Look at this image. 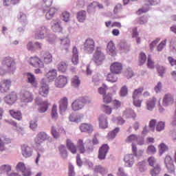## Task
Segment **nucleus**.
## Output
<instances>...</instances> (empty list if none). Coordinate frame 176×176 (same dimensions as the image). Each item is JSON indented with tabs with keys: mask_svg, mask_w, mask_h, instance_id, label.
<instances>
[{
	"mask_svg": "<svg viewBox=\"0 0 176 176\" xmlns=\"http://www.w3.org/2000/svg\"><path fill=\"white\" fill-rule=\"evenodd\" d=\"M42 59L38 56H32L29 58V63L34 68H45V64H50L53 61V55L49 52H43Z\"/></svg>",
	"mask_w": 176,
	"mask_h": 176,
	"instance_id": "1",
	"label": "nucleus"
},
{
	"mask_svg": "<svg viewBox=\"0 0 176 176\" xmlns=\"http://www.w3.org/2000/svg\"><path fill=\"white\" fill-rule=\"evenodd\" d=\"M2 65H5L7 67L8 72L10 74H14L16 71V62H14V59H13L10 56H7L4 58L1 62Z\"/></svg>",
	"mask_w": 176,
	"mask_h": 176,
	"instance_id": "2",
	"label": "nucleus"
},
{
	"mask_svg": "<svg viewBox=\"0 0 176 176\" xmlns=\"http://www.w3.org/2000/svg\"><path fill=\"white\" fill-rule=\"evenodd\" d=\"M93 60L96 65H101L105 61V54L101 50V48H96L93 55Z\"/></svg>",
	"mask_w": 176,
	"mask_h": 176,
	"instance_id": "3",
	"label": "nucleus"
},
{
	"mask_svg": "<svg viewBox=\"0 0 176 176\" xmlns=\"http://www.w3.org/2000/svg\"><path fill=\"white\" fill-rule=\"evenodd\" d=\"M83 49L84 52L88 54H93L96 49V41H94V39L91 38H87L83 43Z\"/></svg>",
	"mask_w": 176,
	"mask_h": 176,
	"instance_id": "4",
	"label": "nucleus"
},
{
	"mask_svg": "<svg viewBox=\"0 0 176 176\" xmlns=\"http://www.w3.org/2000/svg\"><path fill=\"white\" fill-rule=\"evenodd\" d=\"M52 138L46 132H39L34 138L36 145H42L45 141H50Z\"/></svg>",
	"mask_w": 176,
	"mask_h": 176,
	"instance_id": "5",
	"label": "nucleus"
},
{
	"mask_svg": "<svg viewBox=\"0 0 176 176\" xmlns=\"http://www.w3.org/2000/svg\"><path fill=\"white\" fill-rule=\"evenodd\" d=\"M49 30L46 26H40L37 28L34 32V38L35 39H45Z\"/></svg>",
	"mask_w": 176,
	"mask_h": 176,
	"instance_id": "6",
	"label": "nucleus"
},
{
	"mask_svg": "<svg viewBox=\"0 0 176 176\" xmlns=\"http://www.w3.org/2000/svg\"><path fill=\"white\" fill-rule=\"evenodd\" d=\"M21 101L25 104V105H27V104L34 101V96H32V94L31 92L23 89L21 93Z\"/></svg>",
	"mask_w": 176,
	"mask_h": 176,
	"instance_id": "7",
	"label": "nucleus"
},
{
	"mask_svg": "<svg viewBox=\"0 0 176 176\" xmlns=\"http://www.w3.org/2000/svg\"><path fill=\"white\" fill-rule=\"evenodd\" d=\"M12 86V80L3 79L0 82V93L3 94L5 93H9L10 87Z\"/></svg>",
	"mask_w": 176,
	"mask_h": 176,
	"instance_id": "8",
	"label": "nucleus"
},
{
	"mask_svg": "<svg viewBox=\"0 0 176 176\" xmlns=\"http://www.w3.org/2000/svg\"><path fill=\"white\" fill-rule=\"evenodd\" d=\"M25 76L26 78L27 83L30 85L32 87H34V89L38 87V80H36V77L34 74L28 72L25 74Z\"/></svg>",
	"mask_w": 176,
	"mask_h": 176,
	"instance_id": "9",
	"label": "nucleus"
},
{
	"mask_svg": "<svg viewBox=\"0 0 176 176\" xmlns=\"http://www.w3.org/2000/svg\"><path fill=\"white\" fill-rule=\"evenodd\" d=\"M68 83V78L65 76L60 75L55 80V86L58 89L65 87Z\"/></svg>",
	"mask_w": 176,
	"mask_h": 176,
	"instance_id": "10",
	"label": "nucleus"
},
{
	"mask_svg": "<svg viewBox=\"0 0 176 176\" xmlns=\"http://www.w3.org/2000/svg\"><path fill=\"white\" fill-rule=\"evenodd\" d=\"M164 163L168 173L170 174H174V173H175V166H174L171 156L166 155L165 157Z\"/></svg>",
	"mask_w": 176,
	"mask_h": 176,
	"instance_id": "11",
	"label": "nucleus"
},
{
	"mask_svg": "<svg viewBox=\"0 0 176 176\" xmlns=\"http://www.w3.org/2000/svg\"><path fill=\"white\" fill-rule=\"evenodd\" d=\"M38 93L43 97H47V94H49V85L46 83V79L45 78L41 80Z\"/></svg>",
	"mask_w": 176,
	"mask_h": 176,
	"instance_id": "12",
	"label": "nucleus"
},
{
	"mask_svg": "<svg viewBox=\"0 0 176 176\" xmlns=\"http://www.w3.org/2000/svg\"><path fill=\"white\" fill-rule=\"evenodd\" d=\"M58 10L54 7L50 8L47 7L46 8L43 9V13H45L46 20H52V19L54 17L56 13H57Z\"/></svg>",
	"mask_w": 176,
	"mask_h": 176,
	"instance_id": "13",
	"label": "nucleus"
},
{
	"mask_svg": "<svg viewBox=\"0 0 176 176\" xmlns=\"http://www.w3.org/2000/svg\"><path fill=\"white\" fill-rule=\"evenodd\" d=\"M109 152V146L108 144H103L100 148L98 157L99 160H105L107 155Z\"/></svg>",
	"mask_w": 176,
	"mask_h": 176,
	"instance_id": "14",
	"label": "nucleus"
},
{
	"mask_svg": "<svg viewBox=\"0 0 176 176\" xmlns=\"http://www.w3.org/2000/svg\"><path fill=\"white\" fill-rule=\"evenodd\" d=\"M51 28L54 32H63L61 21L58 19H53L51 21Z\"/></svg>",
	"mask_w": 176,
	"mask_h": 176,
	"instance_id": "15",
	"label": "nucleus"
},
{
	"mask_svg": "<svg viewBox=\"0 0 176 176\" xmlns=\"http://www.w3.org/2000/svg\"><path fill=\"white\" fill-rule=\"evenodd\" d=\"M100 129H108L109 122H108V116L105 114H100L98 118Z\"/></svg>",
	"mask_w": 176,
	"mask_h": 176,
	"instance_id": "16",
	"label": "nucleus"
},
{
	"mask_svg": "<svg viewBox=\"0 0 176 176\" xmlns=\"http://www.w3.org/2000/svg\"><path fill=\"white\" fill-rule=\"evenodd\" d=\"M146 6H144L142 9H140L138 12V14H141V13H146L149 10V5H157L159 3V0H145Z\"/></svg>",
	"mask_w": 176,
	"mask_h": 176,
	"instance_id": "17",
	"label": "nucleus"
},
{
	"mask_svg": "<svg viewBox=\"0 0 176 176\" xmlns=\"http://www.w3.org/2000/svg\"><path fill=\"white\" fill-rule=\"evenodd\" d=\"M17 101V95L12 92L4 97V102L8 105H13Z\"/></svg>",
	"mask_w": 176,
	"mask_h": 176,
	"instance_id": "18",
	"label": "nucleus"
},
{
	"mask_svg": "<svg viewBox=\"0 0 176 176\" xmlns=\"http://www.w3.org/2000/svg\"><path fill=\"white\" fill-rule=\"evenodd\" d=\"M21 152L23 157H31L34 150L32 147L28 146V144H23L21 146Z\"/></svg>",
	"mask_w": 176,
	"mask_h": 176,
	"instance_id": "19",
	"label": "nucleus"
},
{
	"mask_svg": "<svg viewBox=\"0 0 176 176\" xmlns=\"http://www.w3.org/2000/svg\"><path fill=\"white\" fill-rule=\"evenodd\" d=\"M97 8H98L99 9H103L104 6H102V4H100L97 1H94L91 3H89L87 6L88 13H89V14L96 13V9H97Z\"/></svg>",
	"mask_w": 176,
	"mask_h": 176,
	"instance_id": "20",
	"label": "nucleus"
},
{
	"mask_svg": "<svg viewBox=\"0 0 176 176\" xmlns=\"http://www.w3.org/2000/svg\"><path fill=\"white\" fill-rule=\"evenodd\" d=\"M106 51L107 54H109L112 57L116 56V46H115L113 41H111L107 43Z\"/></svg>",
	"mask_w": 176,
	"mask_h": 176,
	"instance_id": "21",
	"label": "nucleus"
},
{
	"mask_svg": "<svg viewBox=\"0 0 176 176\" xmlns=\"http://www.w3.org/2000/svg\"><path fill=\"white\" fill-rule=\"evenodd\" d=\"M122 68L123 66L122 65V63L115 62L111 65L110 71L111 72H113V74H120V72H122Z\"/></svg>",
	"mask_w": 176,
	"mask_h": 176,
	"instance_id": "22",
	"label": "nucleus"
},
{
	"mask_svg": "<svg viewBox=\"0 0 176 176\" xmlns=\"http://www.w3.org/2000/svg\"><path fill=\"white\" fill-rule=\"evenodd\" d=\"M174 104V97L170 94H167L164 96L162 104L164 107H169Z\"/></svg>",
	"mask_w": 176,
	"mask_h": 176,
	"instance_id": "23",
	"label": "nucleus"
},
{
	"mask_svg": "<svg viewBox=\"0 0 176 176\" xmlns=\"http://www.w3.org/2000/svg\"><path fill=\"white\" fill-rule=\"evenodd\" d=\"M79 129L81 133H93L94 129L93 125L91 124L88 123H82L80 125Z\"/></svg>",
	"mask_w": 176,
	"mask_h": 176,
	"instance_id": "24",
	"label": "nucleus"
},
{
	"mask_svg": "<svg viewBox=\"0 0 176 176\" xmlns=\"http://www.w3.org/2000/svg\"><path fill=\"white\" fill-rule=\"evenodd\" d=\"M68 108V98L63 97L59 100V109L61 113L65 112Z\"/></svg>",
	"mask_w": 176,
	"mask_h": 176,
	"instance_id": "25",
	"label": "nucleus"
},
{
	"mask_svg": "<svg viewBox=\"0 0 176 176\" xmlns=\"http://www.w3.org/2000/svg\"><path fill=\"white\" fill-rule=\"evenodd\" d=\"M71 41H69V38H65L60 39V49L61 50H65V52L67 53L69 50V46H70Z\"/></svg>",
	"mask_w": 176,
	"mask_h": 176,
	"instance_id": "26",
	"label": "nucleus"
},
{
	"mask_svg": "<svg viewBox=\"0 0 176 176\" xmlns=\"http://www.w3.org/2000/svg\"><path fill=\"white\" fill-rule=\"evenodd\" d=\"M124 162H125L126 167H133L134 164V155L128 154L125 155Z\"/></svg>",
	"mask_w": 176,
	"mask_h": 176,
	"instance_id": "27",
	"label": "nucleus"
},
{
	"mask_svg": "<svg viewBox=\"0 0 176 176\" xmlns=\"http://www.w3.org/2000/svg\"><path fill=\"white\" fill-rule=\"evenodd\" d=\"M155 105H156V98L155 97L149 98L146 102V108L148 111H153V109H155Z\"/></svg>",
	"mask_w": 176,
	"mask_h": 176,
	"instance_id": "28",
	"label": "nucleus"
},
{
	"mask_svg": "<svg viewBox=\"0 0 176 176\" xmlns=\"http://www.w3.org/2000/svg\"><path fill=\"white\" fill-rule=\"evenodd\" d=\"M83 108H85V106L83 104H82V102H80V100L79 99L74 100L72 103V109L74 111H81V109H83Z\"/></svg>",
	"mask_w": 176,
	"mask_h": 176,
	"instance_id": "29",
	"label": "nucleus"
},
{
	"mask_svg": "<svg viewBox=\"0 0 176 176\" xmlns=\"http://www.w3.org/2000/svg\"><path fill=\"white\" fill-rule=\"evenodd\" d=\"M132 146V155L137 157L138 159H140V157H142V155H144V150H138L137 148V145L135 144H131Z\"/></svg>",
	"mask_w": 176,
	"mask_h": 176,
	"instance_id": "30",
	"label": "nucleus"
},
{
	"mask_svg": "<svg viewBox=\"0 0 176 176\" xmlns=\"http://www.w3.org/2000/svg\"><path fill=\"white\" fill-rule=\"evenodd\" d=\"M45 76L49 82H53L57 78V69H52L49 70Z\"/></svg>",
	"mask_w": 176,
	"mask_h": 176,
	"instance_id": "31",
	"label": "nucleus"
},
{
	"mask_svg": "<svg viewBox=\"0 0 176 176\" xmlns=\"http://www.w3.org/2000/svg\"><path fill=\"white\" fill-rule=\"evenodd\" d=\"M10 115L16 120H21L23 119V114H21V111L19 110L12 109L9 111Z\"/></svg>",
	"mask_w": 176,
	"mask_h": 176,
	"instance_id": "32",
	"label": "nucleus"
},
{
	"mask_svg": "<svg viewBox=\"0 0 176 176\" xmlns=\"http://www.w3.org/2000/svg\"><path fill=\"white\" fill-rule=\"evenodd\" d=\"M36 104H38V105H41L38 109L40 113H45V112L47 111V108H49V103L47 101L38 102V100H36Z\"/></svg>",
	"mask_w": 176,
	"mask_h": 176,
	"instance_id": "33",
	"label": "nucleus"
},
{
	"mask_svg": "<svg viewBox=\"0 0 176 176\" xmlns=\"http://www.w3.org/2000/svg\"><path fill=\"white\" fill-rule=\"evenodd\" d=\"M123 116H125L126 119H129L130 118L135 119V118H137L135 112H134V110L131 109H126L125 111H124Z\"/></svg>",
	"mask_w": 176,
	"mask_h": 176,
	"instance_id": "34",
	"label": "nucleus"
},
{
	"mask_svg": "<svg viewBox=\"0 0 176 176\" xmlns=\"http://www.w3.org/2000/svg\"><path fill=\"white\" fill-rule=\"evenodd\" d=\"M119 50L120 53H127L130 50V45L124 41H121L119 44Z\"/></svg>",
	"mask_w": 176,
	"mask_h": 176,
	"instance_id": "35",
	"label": "nucleus"
},
{
	"mask_svg": "<svg viewBox=\"0 0 176 176\" xmlns=\"http://www.w3.org/2000/svg\"><path fill=\"white\" fill-rule=\"evenodd\" d=\"M66 145H67V149H69V151H70L73 154L76 153V151H77L76 146H75L74 142H72V140L67 139L66 142Z\"/></svg>",
	"mask_w": 176,
	"mask_h": 176,
	"instance_id": "36",
	"label": "nucleus"
},
{
	"mask_svg": "<svg viewBox=\"0 0 176 176\" xmlns=\"http://www.w3.org/2000/svg\"><path fill=\"white\" fill-rule=\"evenodd\" d=\"M56 68L59 72H67L68 65L64 61H60L56 65Z\"/></svg>",
	"mask_w": 176,
	"mask_h": 176,
	"instance_id": "37",
	"label": "nucleus"
},
{
	"mask_svg": "<svg viewBox=\"0 0 176 176\" xmlns=\"http://www.w3.org/2000/svg\"><path fill=\"white\" fill-rule=\"evenodd\" d=\"M78 48H76V47H74L72 61L74 65H77L78 63H79V56L78 55Z\"/></svg>",
	"mask_w": 176,
	"mask_h": 176,
	"instance_id": "38",
	"label": "nucleus"
},
{
	"mask_svg": "<svg viewBox=\"0 0 176 176\" xmlns=\"http://www.w3.org/2000/svg\"><path fill=\"white\" fill-rule=\"evenodd\" d=\"M111 117L112 122L116 123L117 124H119V126H122V124L126 123V120H124V119L120 116L115 117L114 115H112Z\"/></svg>",
	"mask_w": 176,
	"mask_h": 176,
	"instance_id": "39",
	"label": "nucleus"
},
{
	"mask_svg": "<svg viewBox=\"0 0 176 176\" xmlns=\"http://www.w3.org/2000/svg\"><path fill=\"white\" fill-rule=\"evenodd\" d=\"M162 171V166L160 164L158 165H155L153 166V168L151 170V176H157L159 174H160V172Z\"/></svg>",
	"mask_w": 176,
	"mask_h": 176,
	"instance_id": "40",
	"label": "nucleus"
},
{
	"mask_svg": "<svg viewBox=\"0 0 176 176\" xmlns=\"http://www.w3.org/2000/svg\"><path fill=\"white\" fill-rule=\"evenodd\" d=\"M120 131V128L116 127L113 130L108 133L107 138L108 140H113L118 135V133Z\"/></svg>",
	"mask_w": 176,
	"mask_h": 176,
	"instance_id": "41",
	"label": "nucleus"
},
{
	"mask_svg": "<svg viewBox=\"0 0 176 176\" xmlns=\"http://www.w3.org/2000/svg\"><path fill=\"white\" fill-rule=\"evenodd\" d=\"M87 16V14L86 11L81 10L77 13V20L79 21V23H83L85 20H86Z\"/></svg>",
	"mask_w": 176,
	"mask_h": 176,
	"instance_id": "42",
	"label": "nucleus"
},
{
	"mask_svg": "<svg viewBox=\"0 0 176 176\" xmlns=\"http://www.w3.org/2000/svg\"><path fill=\"white\" fill-rule=\"evenodd\" d=\"M142 91H144V87H140L134 90L133 93V100H137L140 97H141L142 94Z\"/></svg>",
	"mask_w": 176,
	"mask_h": 176,
	"instance_id": "43",
	"label": "nucleus"
},
{
	"mask_svg": "<svg viewBox=\"0 0 176 176\" xmlns=\"http://www.w3.org/2000/svg\"><path fill=\"white\" fill-rule=\"evenodd\" d=\"M10 171H12V166L10 165L4 164L0 166V173H1V174H4V173H6L7 175H9Z\"/></svg>",
	"mask_w": 176,
	"mask_h": 176,
	"instance_id": "44",
	"label": "nucleus"
},
{
	"mask_svg": "<svg viewBox=\"0 0 176 176\" xmlns=\"http://www.w3.org/2000/svg\"><path fill=\"white\" fill-rule=\"evenodd\" d=\"M94 171L96 173H99V174H101L102 175H105V174L108 173V170L100 165L96 166Z\"/></svg>",
	"mask_w": 176,
	"mask_h": 176,
	"instance_id": "45",
	"label": "nucleus"
},
{
	"mask_svg": "<svg viewBox=\"0 0 176 176\" xmlns=\"http://www.w3.org/2000/svg\"><path fill=\"white\" fill-rule=\"evenodd\" d=\"M107 80L111 82V83H115L116 82H118V76L116 73H109L107 75Z\"/></svg>",
	"mask_w": 176,
	"mask_h": 176,
	"instance_id": "46",
	"label": "nucleus"
},
{
	"mask_svg": "<svg viewBox=\"0 0 176 176\" xmlns=\"http://www.w3.org/2000/svg\"><path fill=\"white\" fill-rule=\"evenodd\" d=\"M18 20L21 24L25 25L28 23L27 14L23 12H19L18 15Z\"/></svg>",
	"mask_w": 176,
	"mask_h": 176,
	"instance_id": "47",
	"label": "nucleus"
},
{
	"mask_svg": "<svg viewBox=\"0 0 176 176\" xmlns=\"http://www.w3.org/2000/svg\"><path fill=\"white\" fill-rule=\"evenodd\" d=\"M51 133H52V137L55 138V140L60 138V135L57 127L52 126L51 128Z\"/></svg>",
	"mask_w": 176,
	"mask_h": 176,
	"instance_id": "48",
	"label": "nucleus"
},
{
	"mask_svg": "<svg viewBox=\"0 0 176 176\" xmlns=\"http://www.w3.org/2000/svg\"><path fill=\"white\" fill-rule=\"evenodd\" d=\"M36 147H37L38 154L36 159V164H38V163H39V158L41 156V153H43V152H45V148L42 147V146L41 145H36Z\"/></svg>",
	"mask_w": 176,
	"mask_h": 176,
	"instance_id": "49",
	"label": "nucleus"
},
{
	"mask_svg": "<svg viewBox=\"0 0 176 176\" xmlns=\"http://www.w3.org/2000/svg\"><path fill=\"white\" fill-rule=\"evenodd\" d=\"M72 85L74 86V87H79V86H80V79L79 76H75L72 78Z\"/></svg>",
	"mask_w": 176,
	"mask_h": 176,
	"instance_id": "50",
	"label": "nucleus"
},
{
	"mask_svg": "<svg viewBox=\"0 0 176 176\" xmlns=\"http://www.w3.org/2000/svg\"><path fill=\"white\" fill-rule=\"evenodd\" d=\"M137 140H138V136L135 134H132L126 138V142L133 145V144L137 142Z\"/></svg>",
	"mask_w": 176,
	"mask_h": 176,
	"instance_id": "51",
	"label": "nucleus"
},
{
	"mask_svg": "<svg viewBox=\"0 0 176 176\" xmlns=\"http://www.w3.org/2000/svg\"><path fill=\"white\" fill-rule=\"evenodd\" d=\"M59 152H60V155L63 159H67L68 157V153L67 152V148H65V146L60 145L59 146Z\"/></svg>",
	"mask_w": 176,
	"mask_h": 176,
	"instance_id": "52",
	"label": "nucleus"
},
{
	"mask_svg": "<svg viewBox=\"0 0 176 176\" xmlns=\"http://www.w3.org/2000/svg\"><path fill=\"white\" fill-rule=\"evenodd\" d=\"M77 146L80 152V153H85L86 149L85 148V144H83V140L80 139L77 142Z\"/></svg>",
	"mask_w": 176,
	"mask_h": 176,
	"instance_id": "53",
	"label": "nucleus"
},
{
	"mask_svg": "<svg viewBox=\"0 0 176 176\" xmlns=\"http://www.w3.org/2000/svg\"><path fill=\"white\" fill-rule=\"evenodd\" d=\"M127 94H129V88H127V86L124 85L120 90V97H126Z\"/></svg>",
	"mask_w": 176,
	"mask_h": 176,
	"instance_id": "54",
	"label": "nucleus"
},
{
	"mask_svg": "<svg viewBox=\"0 0 176 176\" xmlns=\"http://www.w3.org/2000/svg\"><path fill=\"white\" fill-rule=\"evenodd\" d=\"M146 61V55L141 52L139 55V65H144Z\"/></svg>",
	"mask_w": 176,
	"mask_h": 176,
	"instance_id": "55",
	"label": "nucleus"
},
{
	"mask_svg": "<svg viewBox=\"0 0 176 176\" xmlns=\"http://www.w3.org/2000/svg\"><path fill=\"white\" fill-rule=\"evenodd\" d=\"M6 123H8V124H10L11 126L15 127L17 131H20V130L21 131H23V128L18 127L17 122H14L13 120H6Z\"/></svg>",
	"mask_w": 176,
	"mask_h": 176,
	"instance_id": "56",
	"label": "nucleus"
},
{
	"mask_svg": "<svg viewBox=\"0 0 176 176\" xmlns=\"http://www.w3.org/2000/svg\"><path fill=\"white\" fill-rule=\"evenodd\" d=\"M138 167L140 173H144V171H146V164L144 161L138 162Z\"/></svg>",
	"mask_w": 176,
	"mask_h": 176,
	"instance_id": "57",
	"label": "nucleus"
},
{
	"mask_svg": "<svg viewBox=\"0 0 176 176\" xmlns=\"http://www.w3.org/2000/svg\"><path fill=\"white\" fill-rule=\"evenodd\" d=\"M51 116L52 119H54L55 120L58 118V113H57V105L54 104L52 109V113Z\"/></svg>",
	"mask_w": 176,
	"mask_h": 176,
	"instance_id": "58",
	"label": "nucleus"
},
{
	"mask_svg": "<svg viewBox=\"0 0 176 176\" xmlns=\"http://www.w3.org/2000/svg\"><path fill=\"white\" fill-rule=\"evenodd\" d=\"M148 163L149 166H151V167H154L155 166H157L159 164L157 163V160H156L155 157H149L148 158Z\"/></svg>",
	"mask_w": 176,
	"mask_h": 176,
	"instance_id": "59",
	"label": "nucleus"
},
{
	"mask_svg": "<svg viewBox=\"0 0 176 176\" xmlns=\"http://www.w3.org/2000/svg\"><path fill=\"white\" fill-rule=\"evenodd\" d=\"M164 127H166V123L163 121H160L156 124V131L159 132L163 131Z\"/></svg>",
	"mask_w": 176,
	"mask_h": 176,
	"instance_id": "60",
	"label": "nucleus"
},
{
	"mask_svg": "<svg viewBox=\"0 0 176 176\" xmlns=\"http://www.w3.org/2000/svg\"><path fill=\"white\" fill-rule=\"evenodd\" d=\"M102 109L106 115H111L112 113V108L108 105L103 104L102 106Z\"/></svg>",
	"mask_w": 176,
	"mask_h": 176,
	"instance_id": "61",
	"label": "nucleus"
},
{
	"mask_svg": "<svg viewBox=\"0 0 176 176\" xmlns=\"http://www.w3.org/2000/svg\"><path fill=\"white\" fill-rule=\"evenodd\" d=\"M78 99L80 100L82 104H84V106L86 104H90V102H91V98H90L89 96H83Z\"/></svg>",
	"mask_w": 176,
	"mask_h": 176,
	"instance_id": "62",
	"label": "nucleus"
},
{
	"mask_svg": "<svg viewBox=\"0 0 176 176\" xmlns=\"http://www.w3.org/2000/svg\"><path fill=\"white\" fill-rule=\"evenodd\" d=\"M111 101H112V94H108L104 95L103 102H104V104H109V102H111Z\"/></svg>",
	"mask_w": 176,
	"mask_h": 176,
	"instance_id": "63",
	"label": "nucleus"
},
{
	"mask_svg": "<svg viewBox=\"0 0 176 176\" xmlns=\"http://www.w3.org/2000/svg\"><path fill=\"white\" fill-rule=\"evenodd\" d=\"M16 168L17 171H21V173H24L25 171V164L23 162H19L16 164Z\"/></svg>",
	"mask_w": 176,
	"mask_h": 176,
	"instance_id": "64",
	"label": "nucleus"
}]
</instances>
